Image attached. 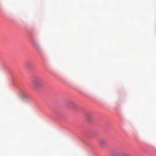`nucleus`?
Masks as SVG:
<instances>
[{"label":"nucleus","mask_w":156,"mask_h":156,"mask_svg":"<svg viewBox=\"0 0 156 156\" xmlns=\"http://www.w3.org/2000/svg\"><path fill=\"white\" fill-rule=\"evenodd\" d=\"M33 83L35 87H38L41 86V80L40 79L37 78L34 80Z\"/></svg>","instance_id":"nucleus-1"},{"label":"nucleus","mask_w":156,"mask_h":156,"mask_svg":"<svg viewBox=\"0 0 156 156\" xmlns=\"http://www.w3.org/2000/svg\"><path fill=\"white\" fill-rule=\"evenodd\" d=\"M98 143L99 145L101 147H103L107 144L106 140L103 139H101L99 140Z\"/></svg>","instance_id":"nucleus-2"}]
</instances>
